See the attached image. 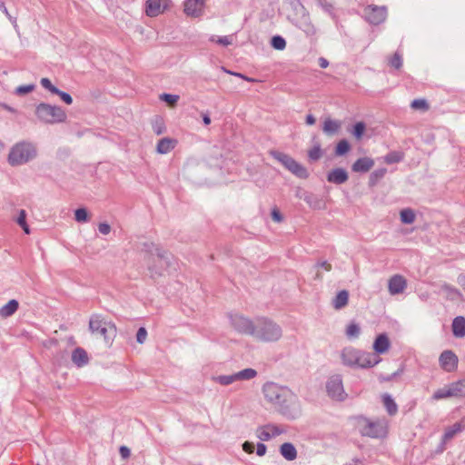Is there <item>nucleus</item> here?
Returning <instances> with one entry per match:
<instances>
[{
  "label": "nucleus",
  "mask_w": 465,
  "mask_h": 465,
  "mask_svg": "<svg viewBox=\"0 0 465 465\" xmlns=\"http://www.w3.org/2000/svg\"><path fill=\"white\" fill-rule=\"evenodd\" d=\"M242 449L247 453H252L254 450V445L251 442L245 441L242 444Z\"/></svg>",
  "instance_id": "obj_59"
},
{
  "label": "nucleus",
  "mask_w": 465,
  "mask_h": 465,
  "mask_svg": "<svg viewBox=\"0 0 465 465\" xmlns=\"http://www.w3.org/2000/svg\"><path fill=\"white\" fill-rule=\"evenodd\" d=\"M272 156L277 160L279 163H281L288 171H290L292 173L296 175L299 178H307L308 177V172L305 167H303L302 164H300L298 162H296L292 157L290 155L278 152V151H272L271 152Z\"/></svg>",
  "instance_id": "obj_8"
},
{
  "label": "nucleus",
  "mask_w": 465,
  "mask_h": 465,
  "mask_svg": "<svg viewBox=\"0 0 465 465\" xmlns=\"http://www.w3.org/2000/svg\"><path fill=\"white\" fill-rule=\"evenodd\" d=\"M350 149H351V146H350V143H348V141L345 139H342L336 145L335 154L338 156L344 155L345 153H347L350 151Z\"/></svg>",
  "instance_id": "obj_39"
},
{
  "label": "nucleus",
  "mask_w": 465,
  "mask_h": 465,
  "mask_svg": "<svg viewBox=\"0 0 465 465\" xmlns=\"http://www.w3.org/2000/svg\"><path fill=\"white\" fill-rule=\"evenodd\" d=\"M35 88L34 84H27V85H20L15 88V93L18 95H25L30 92H32Z\"/></svg>",
  "instance_id": "obj_50"
},
{
  "label": "nucleus",
  "mask_w": 465,
  "mask_h": 465,
  "mask_svg": "<svg viewBox=\"0 0 465 465\" xmlns=\"http://www.w3.org/2000/svg\"><path fill=\"white\" fill-rule=\"evenodd\" d=\"M450 388L452 393V397H465V379L450 383Z\"/></svg>",
  "instance_id": "obj_30"
},
{
  "label": "nucleus",
  "mask_w": 465,
  "mask_h": 465,
  "mask_svg": "<svg viewBox=\"0 0 465 465\" xmlns=\"http://www.w3.org/2000/svg\"><path fill=\"white\" fill-rule=\"evenodd\" d=\"M40 83L45 89L48 90L53 94L57 93V87H55L48 78H42Z\"/></svg>",
  "instance_id": "obj_49"
},
{
  "label": "nucleus",
  "mask_w": 465,
  "mask_h": 465,
  "mask_svg": "<svg viewBox=\"0 0 465 465\" xmlns=\"http://www.w3.org/2000/svg\"><path fill=\"white\" fill-rule=\"evenodd\" d=\"M365 128L366 126L363 122H358L357 124H354L351 133L356 137V139L360 140L364 134Z\"/></svg>",
  "instance_id": "obj_44"
},
{
  "label": "nucleus",
  "mask_w": 465,
  "mask_h": 465,
  "mask_svg": "<svg viewBox=\"0 0 465 465\" xmlns=\"http://www.w3.org/2000/svg\"><path fill=\"white\" fill-rule=\"evenodd\" d=\"M286 432L284 427L273 423L260 426L256 430V436L262 441H268Z\"/></svg>",
  "instance_id": "obj_13"
},
{
  "label": "nucleus",
  "mask_w": 465,
  "mask_h": 465,
  "mask_svg": "<svg viewBox=\"0 0 465 465\" xmlns=\"http://www.w3.org/2000/svg\"><path fill=\"white\" fill-rule=\"evenodd\" d=\"M387 170L385 168H380L373 171L369 179L370 186H374L381 179H382L386 173Z\"/></svg>",
  "instance_id": "obj_35"
},
{
  "label": "nucleus",
  "mask_w": 465,
  "mask_h": 465,
  "mask_svg": "<svg viewBox=\"0 0 465 465\" xmlns=\"http://www.w3.org/2000/svg\"><path fill=\"white\" fill-rule=\"evenodd\" d=\"M87 352L82 348H76L72 352V361L78 367H83L88 363Z\"/></svg>",
  "instance_id": "obj_23"
},
{
  "label": "nucleus",
  "mask_w": 465,
  "mask_h": 465,
  "mask_svg": "<svg viewBox=\"0 0 465 465\" xmlns=\"http://www.w3.org/2000/svg\"><path fill=\"white\" fill-rule=\"evenodd\" d=\"M440 367L446 371H453L458 365V357L451 351H444L441 352L440 359Z\"/></svg>",
  "instance_id": "obj_15"
},
{
  "label": "nucleus",
  "mask_w": 465,
  "mask_h": 465,
  "mask_svg": "<svg viewBox=\"0 0 465 465\" xmlns=\"http://www.w3.org/2000/svg\"><path fill=\"white\" fill-rule=\"evenodd\" d=\"M19 308V303L16 300H10L6 304L0 308V316L2 318H8L15 313Z\"/></svg>",
  "instance_id": "obj_27"
},
{
  "label": "nucleus",
  "mask_w": 465,
  "mask_h": 465,
  "mask_svg": "<svg viewBox=\"0 0 465 465\" xmlns=\"http://www.w3.org/2000/svg\"><path fill=\"white\" fill-rule=\"evenodd\" d=\"M98 230H99L100 233H102L104 235H107L111 232V226L106 223H101L98 225Z\"/></svg>",
  "instance_id": "obj_55"
},
{
  "label": "nucleus",
  "mask_w": 465,
  "mask_h": 465,
  "mask_svg": "<svg viewBox=\"0 0 465 465\" xmlns=\"http://www.w3.org/2000/svg\"><path fill=\"white\" fill-rule=\"evenodd\" d=\"M119 453L121 455V457L124 459V460H126L130 457L131 455V450L128 447L126 446H121L120 449H119Z\"/></svg>",
  "instance_id": "obj_56"
},
{
  "label": "nucleus",
  "mask_w": 465,
  "mask_h": 465,
  "mask_svg": "<svg viewBox=\"0 0 465 465\" xmlns=\"http://www.w3.org/2000/svg\"><path fill=\"white\" fill-rule=\"evenodd\" d=\"M143 249L145 252L151 253L152 256H155L158 259L161 269H166L170 266L171 255L166 251L161 249L153 242L143 243Z\"/></svg>",
  "instance_id": "obj_14"
},
{
  "label": "nucleus",
  "mask_w": 465,
  "mask_h": 465,
  "mask_svg": "<svg viewBox=\"0 0 465 465\" xmlns=\"http://www.w3.org/2000/svg\"><path fill=\"white\" fill-rule=\"evenodd\" d=\"M90 331L98 336L104 337L105 341H108L115 331L114 325L104 321L99 315H94L91 317L89 322Z\"/></svg>",
  "instance_id": "obj_9"
},
{
  "label": "nucleus",
  "mask_w": 465,
  "mask_h": 465,
  "mask_svg": "<svg viewBox=\"0 0 465 465\" xmlns=\"http://www.w3.org/2000/svg\"><path fill=\"white\" fill-rule=\"evenodd\" d=\"M272 217L273 219V221L277 222V223H280L282 221V214L280 213V212L276 209L272 210Z\"/></svg>",
  "instance_id": "obj_60"
},
{
  "label": "nucleus",
  "mask_w": 465,
  "mask_h": 465,
  "mask_svg": "<svg viewBox=\"0 0 465 465\" xmlns=\"http://www.w3.org/2000/svg\"><path fill=\"white\" fill-rule=\"evenodd\" d=\"M289 19L292 25L302 30L307 36H312L316 34V28L312 25L309 14L301 3L296 4L294 14L289 15Z\"/></svg>",
  "instance_id": "obj_7"
},
{
  "label": "nucleus",
  "mask_w": 465,
  "mask_h": 465,
  "mask_svg": "<svg viewBox=\"0 0 465 465\" xmlns=\"http://www.w3.org/2000/svg\"><path fill=\"white\" fill-rule=\"evenodd\" d=\"M0 10L6 15V17L12 22V24L15 25L16 23V19L9 14L7 8L5 7V3L1 0H0Z\"/></svg>",
  "instance_id": "obj_54"
},
{
  "label": "nucleus",
  "mask_w": 465,
  "mask_h": 465,
  "mask_svg": "<svg viewBox=\"0 0 465 465\" xmlns=\"http://www.w3.org/2000/svg\"><path fill=\"white\" fill-rule=\"evenodd\" d=\"M160 99L167 103L169 105H174L179 100V96L176 94H163L160 95Z\"/></svg>",
  "instance_id": "obj_46"
},
{
  "label": "nucleus",
  "mask_w": 465,
  "mask_h": 465,
  "mask_svg": "<svg viewBox=\"0 0 465 465\" xmlns=\"http://www.w3.org/2000/svg\"><path fill=\"white\" fill-rule=\"evenodd\" d=\"M54 94L58 95L63 102H64L66 104H71L73 103L72 96L65 92H63L57 88V93H54Z\"/></svg>",
  "instance_id": "obj_51"
},
{
  "label": "nucleus",
  "mask_w": 465,
  "mask_h": 465,
  "mask_svg": "<svg viewBox=\"0 0 465 465\" xmlns=\"http://www.w3.org/2000/svg\"><path fill=\"white\" fill-rule=\"evenodd\" d=\"M266 446L263 443H258L256 447V453L258 456H263L266 452Z\"/></svg>",
  "instance_id": "obj_58"
},
{
  "label": "nucleus",
  "mask_w": 465,
  "mask_h": 465,
  "mask_svg": "<svg viewBox=\"0 0 465 465\" xmlns=\"http://www.w3.org/2000/svg\"><path fill=\"white\" fill-rule=\"evenodd\" d=\"M163 12L161 0H147L145 13L150 17H155Z\"/></svg>",
  "instance_id": "obj_24"
},
{
  "label": "nucleus",
  "mask_w": 465,
  "mask_h": 465,
  "mask_svg": "<svg viewBox=\"0 0 465 465\" xmlns=\"http://www.w3.org/2000/svg\"><path fill=\"white\" fill-rule=\"evenodd\" d=\"M213 381L216 383H219L220 385H223V386H227V385L232 384L233 382L237 381L235 372L232 374H230V375H219V376L213 377Z\"/></svg>",
  "instance_id": "obj_34"
},
{
  "label": "nucleus",
  "mask_w": 465,
  "mask_h": 465,
  "mask_svg": "<svg viewBox=\"0 0 465 465\" xmlns=\"http://www.w3.org/2000/svg\"><path fill=\"white\" fill-rule=\"evenodd\" d=\"M373 159L370 157H361L355 161L351 166V170L354 173H367L373 167Z\"/></svg>",
  "instance_id": "obj_20"
},
{
  "label": "nucleus",
  "mask_w": 465,
  "mask_h": 465,
  "mask_svg": "<svg viewBox=\"0 0 465 465\" xmlns=\"http://www.w3.org/2000/svg\"><path fill=\"white\" fill-rule=\"evenodd\" d=\"M463 427L460 423H455L450 427H448L445 430V432L441 439L440 450H443L445 449V444L450 440L457 433L462 430Z\"/></svg>",
  "instance_id": "obj_22"
},
{
  "label": "nucleus",
  "mask_w": 465,
  "mask_h": 465,
  "mask_svg": "<svg viewBox=\"0 0 465 465\" xmlns=\"http://www.w3.org/2000/svg\"><path fill=\"white\" fill-rule=\"evenodd\" d=\"M401 221L405 224H411L415 221V213L411 209H403L401 211Z\"/></svg>",
  "instance_id": "obj_36"
},
{
  "label": "nucleus",
  "mask_w": 465,
  "mask_h": 465,
  "mask_svg": "<svg viewBox=\"0 0 465 465\" xmlns=\"http://www.w3.org/2000/svg\"><path fill=\"white\" fill-rule=\"evenodd\" d=\"M280 453L288 461H292L297 457V450L292 443L285 442L280 447Z\"/></svg>",
  "instance_id": "obj_26"
},
{
  "label": "nucleus",
  "mask_w": 465,
  "mask_h": 465,
  "mask_svg": "<svg viewBox=\"0 0 465 465\" xmlns=\"http://www.w3.org/2000/svg\"><path fill=\"white\" fill-rule=\"evenodd\" d=\"M341 360L345 366L361 369L374 367L381 361L379 355L352 347H345L341 350Z\"/></svg>",
  "instance_id": "obj_2"
},
{
  "label": "nucleus",
  "mask_w": 465,
  "mask_h": 465,
  "mask_svg": "<svg viewBox=\"0 0 465 465\" xmlns=\"http://www.w3.org/2000/svg\"><path fill=\"white\" fill-rule=\"evenodd\" d=\"M282 336V327L268 318L255 320V327L252 337L263 342H274Z\"/></svg>",
  "instance_id": "obj_4"
},
{
  "label": "nucleus",
  "mask_w": 465,
  "mask_h": 465,
  "mask_svg": "<svg viewBox=\"0 0 465 465\" xmlns=\"http://www.w3.org/2000/svg\"><path fill=\"white\" fill-rule=\"evenodd\" d=\"M229 318L231 325L236 331L242 334L252 336L255 327V321H252L249 318L238 313L230 314Z\"/></svg>",
  "instance_id": "obj_11"
},
{
  "label": "nucleus",
  "mask_w": 465,
  "mask_h": 465,
  "mask_svg": "<svg viewBox=\"0 0 465 465\" xmlns=\"http://www.w3.org/2000/svg\"><path fill=\"white\" fill-rule=\"evenodd\" d=\"M309 157L310 159L316 161L321 158L322 156V151L320 146H315L312 149L309 151Z\"/></svg>",
  "instance_id": "obj_53"
},
{
  "label": "nucleus",
  "mask_w": 465,
  "mask_h": 465,
  "mask_svg": "<svg viewBox=\"0 0 465 465\" xmlns=\"http://www.w3.org/2000/svg\"><path fill=\"white\" fill-rule=\"evenodd\" d=\"M217 43L222 45L227 46L232 44V37L231 36L219 37L217 40Z\"/></svg>",
  "instance_id": "obj_57"
},
{
  "label": "nucleus",
  "mask_w": 465,
  "mask_h": 465,
  "mask_svg": "<svg viewBox=\"0 0 465 465\" xmlns=\"http://www.w3.org/2000/svg\"><path fill=\"white\" fill-rule=\"evenodd\" d=\"M184 13L191 17H199L203 15L204 0H185Z\"/></svg>",
  "instance_id": "obj_16"
},
{
  "label": "nucleus",
  "mask_w": 465,
  "mask_h": 465,
  "mask_svg": "<svg viewBox=\"0 0 465 465\" xmlns=\"http://www.w3.org/2000/svg\"><path fill=\"white\" fill-rule=\"evenodd\" d=\"M256 370L252 368H246L244 370H242L240 371L235 372L236 375V381H251L254 379L257 376Z\"/></svg>",
  "instance_id": "obj_32"
},
{
  "label": "nucleus",
  "mask_w": 465,
  "mask_h": 465,
  "mask_svg": "<svg viewBox=\"0 0 465 465\" xmlns=\"http://www.w3.org/2000/svg\"><path fill=\"white\" fill-rule=\"evenodd\" d=\"M349 292L345 290L340 291L332 300V305L336 310H341L348 304Z\"/></svg>",
  "instance_id": "obj_28"
},
{
  "label": "nucleus",
  "mask_w": 465,
  "mask_h": 465,
  "mask_svg": "<svg viewBox=\"0 0 465 465\" xmlns=\"http://www.w3.org/2000/svg\"><path fill=\"white\" fill-rule=\"evenodd\" d=\"M262 393L267 403L287 420H296L302 416L301 401L288 387L267 381L262 387Z\"/></svg>",
  "instance_id": "obj_1"
},
{
  "label": "nucleus",
  "mask_w": 465,
  "mask_h": 465,
  "mask_svg": "<svg viewBox=\"0 0 465 465\" xmlns=\"http://www.w3.org/2000/svg\"><path fill=\"white\" fill-rule=\"evenodd\" d=\"M153 130L157 134L160 135L165 132V126L162 119H156L153 124Z\"/></svg>",
  "instance_id": "obj_48"
},
{
  "label": "nucleus",
  "mask_w": 465,
  "mask_h": 465,
  "mask_svg": "<svg viewBox=\"0 0 465 465\" xmlns=\"http://www.w3.org/2000/svg\"><path fill=\"white\" fill-rule=\"evenodd\" d=\"M147 337V331L144 327H140L136 333V341L138 343L142 344L145 341Z\"/></svg>",
  "instance_id": "obj_52"
},
{
  "label": "nucleus",
  "mask_w": 465,
  "mask_h": 465,
  "mask_svg": "<svg viewBox=\"0 0 465 465\" xmlns=\"http://www.w3.org/2000/svg\"><path fill=\"white\" fill-rule=\"evenodd\" d=\"M319 65L322 67V68H326L328 65H329V62L326 58L324 57H320L319 58Z\"/></svg>",
  "instance_id": "obj_62"
},
{
  "label": "nucleus",
  "mask_w": 465,
  "mask_h": 465,
  "mask_svg": "<svg viewBox=\"0 0 465 465\" xmlns=\"http://www.w3.org/2000/svg\"><path fill=\"white\" fill-rule=\"evenodd\" d=\"M74 219L78 223H86L89 220L88 213L85 208L76 209L74 212Z\"/></svg>",
  "instance_id": "obj_41"
},
{
  "label": "nucleus",
  "mask_w": 465,
  "mask_h": 465,
  "mask_svg": "<svg viewBox=\"0 0 465 465\" xmlns=\"http://www.w3.org/2000/svg\"><path fill=\"white\" fill-rule=\"evenodd\" d=\"M271 45L276 50H283L286 47V41L281 35H274L271 40Z\"/></svg>",
  "instance_id": "obj_40"
},
{
  "label": "nucleus",
  "mask_w": 465,
  "mask_h": 465,
  "mask_svg": "<svg viewBox=\"0 0 465 465\" xmlns=\"http://www.w3.org/2000/svg\"><path fill=\"white\" fill-rule=\"evenodd\" d=\"M390 346L391 342L388 336L385 333H381L376 337L372 347L377 354H383L388 351Z\"/></svg>",
  "instance_id": "obj_19"
},
{
  "label": "nucleus",
  "mask_w": 465,
  "mask_h": 465,
  "mask_svg": "<svg viewBox=\"0 0 465 465\" xmlns=\"http://www.w3.org/2000/svg\"><path fill=\"white\" fill-rule=\"evenodd\" d=\"M315 117L312 114H308L306 117V124L309 125H312L315 124Z\"/></svg>",
  "instance_id": "obj_64"
},
{
  "label": "nucleus",
  "mask_w": 465,
  "mask_h": 465,
  "mask_svg": "<svg viewBox=\"0 0 465 465\" xmlns=\"http://www.w3.org/2000/svg\"><path fill=\"white\" fill-rule=\"evenodd\" d=\"M346 337L349 340L358 339L361 334V327L356 322H350L345 331Z\"/></svg>",
  "instance_id": "obj_33"
},
{
  "label": "nucleus",
  "mask_w": 465,
  "mask_h": 465,
  "mask_svg": "<svg viewBox=\"0 0 465 465\" xmlns=\"http://www.w3.org/2000/svg\"><path fill=\"white\" fill-rule=\"evenodd\" d=\"M303 200L310 205V207L312 208H314V209H320L322 206H321V201L317 198H315L312 194L311 193H305V195L303 196Z\"/></svg>",
  "instance_id": "obj_42"
},
{
  "label": "nucleus",
  "mask_w": 465,
  "mask_h": 465,
  "mask_svg": "<svg viewBox=\"0 0 465 465\" xmlns=\"http://www.w3.org/2000/svg\"><path fill=\"white\" fill-rule=\"evenodd\" d=\"M357 420V428L361 436L372 439L384 438L388 432V423L385 420H370L363 416H359Z\"/></svg>",
  "instance_id": "obj_5"
},
{
  "label": "nucleus",
  "mask_w": 465,
  "mask_h": 465,
  "mask_svg": "<svg viewBox=\"0 0 465 465\" xmlns=\"http://www.w3.org/2000/svg\"><path fill=\"white\" fill-rule=\"evenodd\" d=\"M382 402L390 415H395L398 411V406L390 394L385 393L382 396Z\"/></svg>",
  "instance_id": "obj_31"
},
{
  "label": "nucleus",
  "mask_w": 465,
  "mask_h": 465,
  "mask_svg": "<svg viewBox=\"0 0 465 465\" xmlns=\"http://www.w3.org/2000/svg\"><path fill=\"white\" fill-rule=\"evenodd\" d=\"M452 332L457 338H463L465 336V318L457 316L452 322Z\"/></svg>",
  "instance_id": "obj_25"
},
{
  "label": "nucleus",
  "mask_w": 465,
  "mask_h": 465,
  "mask_svg": "<svg viewBox=\"0 0 465 465\" xmlns=\"http://www.w3.org/2000/svg\"><path fill=\"white\" fill-rule=\"evenodd\" d=\"M341 126L340 121L326 119L323 124L322 130L328 135H333L338 133Z\"/></svg>",
  "instance_id": "obj_29"
},
{
  "label": "nucleus",
  "mask_w": 465,
  "mask_h": 465,
  "mask_svg": "<svg viewBox=\"0 0 465 465\" xmlns=\"http://www.w3.org/2000/svg\"><path fill=\"white\" fill-rule=\"evenodd\" d=\"M15 221L18 223V225L23 229L25 233H30V228L26 223V212L25 210L22 209L19 211L18 216Z\"/></svg>",
  "instance_id": "obj_38"
},
{
  "label": "nucleus",
  "mask_w": 465,
  "mask_h": 465,
  "mask_svg": "<svg viewBox=\"0 0 465 465\" xmlns=\"http://www.w3.org/2000/svg\"><path fill=\"white\" fill-rule=\"evenodd\" d=\"M35 115L40 122L47 124H62L67 118L62 107L46 103H41L35 107Z\"/></svg>",
  "instance_id": "obj_6"
},
{
  "label": "nucleus",
  "mask_w": 465,
  "mask_h": 465,
  "mask_svg": "<svg viewBox=\"0 0 465 465\" xmlns=\"http://www.w3.org/2000/svg\"><path fill=\"white\" fill-rule=\"evenodd\" d=\"M316 267L317 268H322L326 272H329V271L331 270V265L329 262H327L326 261H323V262H321L317 263Z\"/></svg>",
  "instance_id": "obj_61"
},
{
  "label": "nucleus",
  "mask_w": 465,
  "mask_h": 465,
  "mask_svg": "<svg viewBox=\"0 0 465 465\" xmlns=\"http://www.w3.org/2000/svg\"><path fill=\"white\" fill-rule=\"evenodd\" d=\"M37 155V149L34 143L23 140L15 143L9 151L7 162L11 166L24 165Z\"/></svg>",
  "instance_id": "obj_3"
},
{
  "label": "nucleus",
  "mask_w": 465,
  "mask_h": 465,
  "mask_svg": "<svg viewBox=\"0 0 465 465\" xmlns=\"http://www.w3.org/2000/svg\"><path fill=\"white\" fill-rule=\"evenodd\" d=\"M450 397H452V393L450 385L437 390L432 395V399L435 401H440Z\"/></svg>",
  "instance_id": "obj_37"
},
{
  "label": "nucleus",
  "mask_w": 465,
  "mask_h": 465,
  "mask_svg": "<svg viewBox=\"0 0 465 465\" xmlns=\"http://www.w3.org/2000/svg\"><path fill=\"white\" fill-rule=\"evenodd\" d=\"M177 144V140L164 137L159 140L157 146H156V152L160 154H166L170 153Z\"/></svg>",
  "instance_id": "obj_21"
},
{
  "label": "nucleus",
  "mask_w": 465,
  "mask_h": 465,
  "mask_svg": "<svg viewBox=\"0 0 465 465\" xmlns=\"http://www.w3.org/2000/svg\"><path fill=\"white\" fill-rule=\"evenodd\" d=\"M387 7L385 5H370L364 8L363 15L371 25H380L387 18Z\"/></svg>",
  "instance_id": "obj_12"
},
{
  "label": "nucleus",
  "mask_w": 465,
  "mask_h": 465,
  "mask_svg": "<svg viewBox=\"0 0 465 465\" xmlns=\"http://www.w3.org/2000/svg\"><path fill=\"white\" fill-rule=\"evenodd\" d=\"M384 160L389 164L399 163L402 160V154L399 152H391L385 156Z\"/></svg>",
  "instance_id": "obj_45"
},
{
  "label": "nucleus",
  "mask_w": 465,
  "mask_h": 465,
  "mask_svg": "<svg viewBox=\"0 0 465 465\" xmlns=\"http://www.w3.org/2000/svg\"><path fill=\"white\" fill-rule=\"evenodd\" d=\"M328 395L335 401H343L347 398L344 391L342 378L340 374L332 375L326 382Z\"/></svg>",
  "instance_id": "obj_10"
},
{
  "label": "nucleus",
  "mask_w": 465,
  "mask_h": 465,
  "mask_svg": "<svg viewBox=\"0 0 465 465\" xmlns=\"http://www.w3.org/2000/svg\"><path fill=\"white\" fill-rule=\"evenodd\" d=\"M348 178V173L342 168H335L327 175L328 182L334 184H342L347 182Z\"/></svg>",
  "instance_id": "obj_18"
},
{
  "label": "nucleus",
  "mask_w": 465,
  "mask_h": 465,
  "mask_svg": "<svg viewBox=\"0 0 465 465\" xmlns=\"http://www.w3.org/2000/svg\"><path fill=\"white\" fill-rule=\"evenodd\" d=\"M390 65L395 69H400L402 65V58L399 53H395L394 55L390 59Z\"/></svg>",
  "instance_id": "obj_47"
},
{
  "label": "nucleus",
  "mask_w": 465,
  "mask_h": 465,
  "mask_svg": "<svg viewBox=\"0 0 465 465\" xmlns=\"http://www.w3.org/2000/svg\"><path fill=\"white\" fill-rule=\"evenodd\" d=\"M457 282L463 289H465V273L459 275Z\"/></svg>",
  "instance_id": "obj_63"
},
{
  "label": "nucleus",
  "mask_w": 465,
  "mask_h": 465,
  "mask_svg": "<svg viewBox=\"0 0 465 465\" xmlns=\"http://www.w3.org/2000/svg\"><path fill=\"white\" fill-rule=\"evenodd\" d=\"M407 287V282L403 276L395 274L389 280L388 289L391 295L402 293Z\"/></svg>",
  "instance_id": "obj_17"
},
{
  "label": "nucleus",
  "mask_w": 465,
  "mask_h": 465,
  "mask_svg": "<svg viewBox=\"0 0 465 465\" xmlns=\"http://www.w3.org/2000/svg\"><path fill=\"white\" fill-rule=\"evenodd\" d=\"M411 107L414 110L427 111L429 104L425 99H415L411 102Z\"/></svg>",
  "instance_id": "obj_43"
}]
</instances>
